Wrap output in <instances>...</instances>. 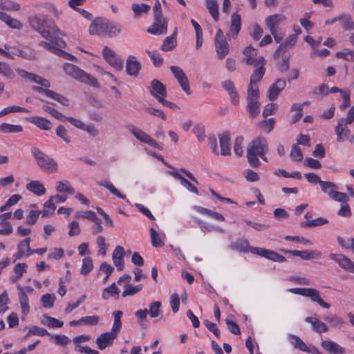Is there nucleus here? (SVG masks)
<instances>
[{
  "label": "nucleus",
  "mask_w": 354,
  "mask_h": 354,
  "mask_svg": "<svg viewBox=\"0 0 354 354\" xmlns=\"http://www.w3.org/2000/svg\"><path fill=\"white\" fill-rule=\"evenodd\" d=\"M268 151V145L266 139L259 136L254 139L247 149V159L252 167H259L261 162L258 159L259 156L263 161L268 162L266 153Z\"/></svg>",
  "instance_id": "obj_1"
},
{
  "label": "nucleus",
  "mask_w": 354,
  "mask_h": 354,
  "mask_svg": "<svg viewBox=\"0 0 354 354\" xmlns=\"http://www.w3.org/2000/svg\"><path fill=\"white\" fill-rule=\"evenodd\" d=\"M30 26L47 40L53 42L59 29L54 24H50L46 16H30L28 18Z\"/></svg>",
  "instance_id": "obj_2"
},
{
  "label": "nucleus",
  "mask_w": 354,
  "mask_h": 354,
  "mask_svg": "<svg viewBox=\"0 0 354 354\" xmlns=\"http://www.w3.org/2000/svg\"><path fill=\"white\" fill-rule=\"evenodd\" d=\"M121 32V26L106 19H95L89 27L91 35H109L115 37Z\"/></svg>",
  "instance_id": "obj_3"
},
{
  "label": "nucleus",
  "mask_w": 354,
  "mask_h": 354,
  "mask_svg": "<svg viewBox=\"0 0 354 354\" xmlns=\"http://www.w3.org/2000/svg\"><path fill=\"white\" fill-rule=\"evenodd\" d=\"M63 68L67 75L93 87H100V84L95 78L91 76L77 66L72 64H65Z\"/></svg>",
  "instance_id": "obj_4"
},
{
  "label": "nucleus",
  "mask_w": 354,
  "mask_h": 354,
  "mask_svg": "<svg viewBox=\"0 0 354 354\" xmlns=\"http://www.w3.org/2000/svg\"><path fill=\"white\" fill-rule=\"evenodd\" d=\"M31 153L35 158L39 167L44 171L51 174L57 171L58 165L56 162L41 150L33 147L31 149Z\"/></svg>",
  "instance_id": "obj_5"
},
{
  "label": "nucleus",
  "mask_w": 354,
  "mask_h": 354,
  "mask_svg": "<svg viewBox=\"0 0 354 354\" xmlns=\"http://www.w3.org/2000/svg\"><path fill=\"white\" fill-rule=\"evenodd\" d=\"M288 291L291 293L309 297L312 301L317 303L324 308H329L330 304L325 302L321 297V293L315 288H290Z\"/></svg>",
  "instance_id": "obj_6"
},
{
  "label": "nucleus",
  "mask_w": 354,
  "mask_h": 354,
  "mask_svg": "<svg viewBox=\"0 0 354 354\" xmlns=\"http://www.w3.org/2000/svg\"><path fill=\"white\" fill-rule=\"evenodd\" d=\"M321 190L323 193L327 194L331 199L341 202L347 203L349 197L345 193L337 191V186L333 182L324 181L320 185Z\"/></svg>",
  "instance_id": "obj_7"
},
{
  "label": "nucleus",
  "mask_w": 354,
  "mask_h": 354,
  "mask_svg": "<svg viewBox=\"0 0 354 354\" xmlns=\"http://www.w3.org/2000/svg\"><path fill=\"white\" fill-rule=\"evenodd\" d=\"M215 49L218 59H223L230 51V45L221 29H218L215 35Z\"/></svg>",
  "instance_id": "obj_8"
},
{
  "label": "nucleus",
  "mask_w": 354,
  "mask_h": 354,
  "mask_svg": "<svg viewBox=\"0 0 354 354\" xmlns=\"http://www.w3.org/2000/svg\"><path fill=\"white\" fill-rule=\"evenodd\" d=\"M243 59L246 64L258 66L259 64H266V59L263 57H257V50L252 46H248L243 50Z\"/></svg>",
  "instance_id": "obj_9"
},
{
  "label": "nucleus",
  "mask_w": 354,
  "mask_h": 354,
  "mask_svg": "<svg viewBox=\"0 0 354 354\" xmlns=\"http://www.w3.org/2000/svg\"><path fill=\"white\" fill-rule=\"evenodd\" d=\"M168 21L163 15L154 16V21L147 28V32L152 35H165L167 32Z\"/></svg>",
  "instance_id": "obj_10"
},
{
  "label": "nucleus",
  "mask_w": 354,
  "mask_h": 354,
  "mask_svg": "<svg viewBox=\"0 0 354 354\" xmlns=\"http://www.w3.org/2000/svg\"><path fill=\"white\" fill-rule=\"evenodd\" d=\"M129 131L138 140L142 142L148 144L151 147H153L158 149H162L158 142L153 140L149 134L143 131L142 129H138L135 126H131L129 128Z\"/></svg>",
  "instance_id": "obj_11"
},
{
  "label": "nucleus",
  "mask_w": 354,
  "mask_h": 354,
  "mask_svg": "<svg viewBox=\"0 0 354 354\" xmlns=\"http://www.w3.org/2000/svg\"><path fill=\"white\" fill-rule=\"evenodd\" d=\"M249 250L253 254H258L272 261L281 263L286 261V258L283 256L270 250L258 247H251Z\"/></svg>",
  "instance_id": "obj_12"
},
{
  "label": "nucleus",
  "mask_w": 354,
  "mask_h": 354,
  "mask_svg": "<svg viewBox=\"0 0 354 354\" xmlns=\"http://www.w3.org/2000/svg\"><path fill=\"white\" fill-rule=\"evenodd\" d=\"M170 70L174 77L179 83L183 91L187 95H190L191 91L189 80L184 71L180 67L176 66H171L170 67Z\"/></svg>",
  "instance_id": "obj_13"
},
{
  "label": "nucleus",
  "mask_w": 354,
  "mask_h": 354,
  "mask_svg": "<svg viewBox=\"0 0 354 354\" xmlns=\"http://www.w3.org/2000/svg\"><path fill=\"white\" fill-rule=\"evenodd\" d=\"M102 55L104 59L113 68L118 71L123 68V62L118 57L115 53L110 48L105 46L102 50Z\"/></svg>",
  "instance_id": "obj_14"
},
{
  "label": "nucleus",
  "mask_w": 354,
  "mask_h": 354,
  "mask_svg": "<svg viewBox=\"0 0 354 354\" xmlns=\"http://www.w3.org/2000/svg\"><path fill=\"white\" fill-rule=\"evenodd\" d=\"M351 124L344 120V118H341L337 120V126L335 128V133L337 135V141L342 142L347 140L351 134V131L348 125Z\"/></svg>",
  "instance_id": "obj_15"
},
{
  "label": "nucleus",
  "mask_w": 354,
  "mask_h": 354,
  "mask_svg": "<svg viewBox=\"0 0 354 354\" xmlns=\"http://www.w3.org/2000/svg\"><path fill=\"white\" fill-rule=\"evenodd\" d=\"M329 258L336 262L339 267L354 274V262L342 254L330 253Z\"/></svg>",
  "instance_id": "obj_16"
},
{
  "label": "nucleus",
  "mask_w": 354,
  "mask_h": 354,
  "mask_svg": "<svg viewBox=\"0 0 354 354\" xmlns=\"http://www.w3.org/2000/svg\"><path fill=\"white\" fill-rule=\"evenodd\" d=\"M241 28V16L237 13H233L230 17V25L227 37L229 40L236 39Z\"/></svg>",
  "instance_id": "obj_17"
},
{
  "label": "nucleus",
  "mask_w": 354,
  "mask_h": 354,
  "mask_svg": "<svg viewBox=\"0 0 354 354\" xmlns=\"http://www.w3.org/2000/svg\"><path fill=\"white\" fill-rule=\"evenodd\" d=\"M17 72L18 75L24 79L35 82L46 88H49L50 86V83L48 80H46L37 75L29 73L23 69H17Z\"/></svg>",
  "instance_id": "obj_18"
},
{
  "label": "nucleus",
  "mask_w": 354,
  "mask_h": 354,
  "mask_svg": "<svg viewBox=\"0 0 354 354\" xmlns=\"http://www.w3.org/2000/svg\"><path fill=\"white\" fill-rule=\"evenodd\" d=\"M17 72L18 75L24 79L35 82L46 88H49L50 86V83L48 80H46L37 75L29 73L23 69H17Z\"/></svg>",
  "instance_id": "obj_19"
},
{
  "label": "nucleus",
  "mask_w": 354,
  "mask_h": 354,
  "mask_svg": "<svg viewBox=\"0 0 354 354\" xmlns=\"http://www.w3.org/2000/svg\"><path fill=\"white\" fill-rule=\"evenodd\" d=\"M32 89L39 92L44 93L47 97L55 100L58 102L61 103L64 106L69 105V100L64 96L54 92L53 91L48 89V88L44 86H33Z\"/></svg>",
  "instance_id": "obj_20"
},
{
  "label": "nucleus",
  "mask_w": 354,
  "mask_h": 354,
  "mask_svg": "<svg viewBox=\"0 0 354 354\" xmlns=\"http://www.w3.org/2000/svg\"><path fill=\"white\" fill-rule=\"evenodd\" d=\"M286 254H290L292 256L299 257L304 260H310L314 259H320L322 252L319 250H282Z\"/></svg>",
  "instance_id": "obj_21"
},
{
  "label": "nucleus",
  "mask_w": 354,
  "mask_h": 354,
  "mask_svg": "<svg viewBox=\"0 0 354 354\" xmlns=\"http://www.w3.org/2000/svg\"><path fill=\"white\" fill-rule=\"evenodd\" d=\"M150 93L158 100L166 96L167 91L165 86L158 80H153L149 87Z\"/></svg>",
  "instance_id": "obj_22"
},
{
  "label": "nucleus",
  "mask_w": 354,
  "mask_h": 354,
  "mask_svg": "<svg viewBox=\"0 0 354 354\" xmlns=\"http://www.w3.org/2000/svg\"><path fill=\"white\" fill-rule=\"evenodd\" d=\"M30 239L26 238L17 245L18 252L13 255L14 261L21 259L24 256L29 257L32 254V250L30 247Z\"/></svg>",
  "instance_id": "obj_23"
},
{
  "label": "nucleus",
  "mask_w": 354,
  "mask_h": 354,
  "mask_svg": "<svg viewBox=\"0 0 354 354\" xmlns=\"http://www.w3.org/2000/svg\"><path fill=\"white\" fill-rule=\"evenodd\" d=\"M286 86L284 79H278L269 88L267 96L270 101L275 100Z\"/></svg>",
  "instance_id": "obj_24"
},
{
  "label": "nucleus",
  "mask_w": 354,
  "mask_h": 354,
  "mask_svg": "<svg viewBox=\"0 0 354 354\" xmlns=\"http://www.w3.org/2000/svg\"><path fill=\"white\" fill-rule=\"evenodd\" d=\"M286 19V17L285 15L282 14H274L266 17L265 24L270 32H274V30H277V26Z\"/></svg>",
  "instance_id": "obj_25"
},
{
  "label": "nucleus",
  "mask_w": 354,
  "mask_h": 354,
  "mask_svg": "<svg viewBox=\"0 0 354 354\" xmlns=\"http://www.w3.org/2000/svg\"><path fill=\"white\" fill-rule=\"evenodd\" d=\"M117 335L113 332H107L101 334L96 339V344L100 350H104L109 345L112 344L114 339L116 337Z\"/></svg>",
  "instance_id": "obj_26"
},
{
  "label": "nucleus",
  "mask_w": 354,
  "mask_h": 354,
  "mask_svg": "<svg viewBox=\"0 0 354 354\" xmlns=\"http://www.w3.org/2000/svg\"><path fill=\"white\" fill-rule=\"evenodd\" d=\"M141 69V64L136 57L130 55L127 59L126 71L129 75L138 76Z\"/></svg>",
  "instance_id": "obj_27"
},
{
  "label": "nucleus",
  "mask_w": 354,
  "mask_h": 354,
  "mask_svg": "<svg viewBox=\"0 0 354 354\" xmlns=\"http://www.w3.org/2000/svg\"><path fill=\"white\" fill-rule=\"evenodd\" d=\"M223 88L228 93L231 102L236 105L239 102V96L232 81L227 80L222 82Z\"/></svg>",
  "instance_id": "obj_28"
},
{
  "label": "nucleus",
  "mask_w": 354,
  "mask_h": 354,
  "mask_svg": "<svg viewBox=\"0 0 354 354\" xmlns=\"http://www.w3.org/2000/svg\"><path fill=\"white\" fill-rule=\"evenodd\" d=\"M297 35H290L286 39L285 42L281 44L274 52V57H278L281 52H286L291 48L297 42Z\"/></svg>",
  "instance_id": "obj_29"
},
{
  "label": "nucleus",
  "mask_w": 354,
  "mask_h": 354,
  "mask_svg": "<svg viewBox=\"0 0 354 354\" xmlns=\"http://www.w3.org/2000/svg\"><path fill=\"white\" fill-rule=\"evenodd\" d=\"M322 347L330 354H344L345 349L335 342L324 340L321 343Z\"/></svg>",
  "instance_id": "obj_30"
},
{
  "label": "nucleus",
  "mask_w": 354,
  "mask_h": 354,
  "mask_svg": "<svg viewBox=\"0 0 354 354\" xmlns=\"http://www.w3.org/2000/svg\"><path fill=\"white\" fill-rule=\"evenodd\" d=\"M219 144L221 148V154L222 156L230 155V138L227 133H223L218 136Z\"/></svg>",
  "instance_id": "obj_31"
},
{
  "label": "nucleus",
  "mask_w": 354,
  "mask_h": 354,
  "mask_svg": "<svg viewBox=\"0 0 354 354\" xmlns=\"http://www.w3.org/2000/svg\"><path fill=\"white\" fill-rule=\"evenodd\" d=\"M288 338L290 339V344L295 349L301 351L310 353V348L305 344V342L299 337L295 335L289 334Z\"/></svg>",
  "instance_id": "obj_32"
},
{
  "label": "nucleus",
  "mask_w": 354,
  "mask_h": 354,
  "mask_svg": "<svg viewBox=\"0 0 354 354\" xmlns=\"http://www.w3.org/2000/svg\"><path fill=\"white\" fill-rule=\"evenodd\" d=\"M28 191L37 196H41L46 194V189L44 185L39 180H32L26 185Z\"/></svg>",
  "instance_id": "obj_33"
},
{
  "label": "nucleus",
  "mask_w": 354,
  "mask_h": 354,
  "mask_svg": "<svg viewBox=\"0 0 354 354\" xmlns=\"http://www.w3.org/2000/svg\"><path fill=\"white\" fill-rule=\"evenodd\" d=\"M17 288L19 292V300L21 308V312L24 315H27L30 310L28 297L26 294L23 292L22 287L20 285H18Z\"/></svg>",
  "instance_id": "obj_34"
},
{
  "label": "nucleus",
  "mask_w": 354,
  "mask_h": 354,
  "mask_svg": "<svg viewBox=\"0 0 354 354\" xmlns=\"http://www.w3.org/2000/svg\"><path fill=\"white\" fill-rule=\"evenodd\" d=\"M306 322L312 324L313 328L318 333H322L328 331L327 326L316 317H307Z\"/></svg>",
  "instance_id": "obj_35"
},
{
  "label": "nucleus",
  "mask_w": 354,
  "mask_h": 354,
  "mask_svg": "<svg viewBox=\"0 0 354 354\" xmlns=\"http://www.w3.org/2000/svg\"><path fill=\"white\" fill-rule=\"evenodd\" d=\"M0 20L4 21L12 28L21 29L22 28V24L19 20L12 18L10 16L3 12H0Z\"/></svg>",
  "instance_id": "obj_36"
},
{
  "label": "nucleus",
  "mask_w": 354,
  "mask_h": 354,
  "mask_svg": "<svg viewBox=\"0 0 354 354\" xmlns=\"http://www.w3.org/2000/svg\"><path fill=\"white\" fill-rule=\"evenodd\" d=\"M205 4L215 21L219 18L218 5L216 0H205Z\"/></svg>",
  "instance_id": "obj_37"
},
{
  "label": "nucleus",
  "mask_w": 354,
  "mask_h": 354,
  "mask_svg": "<svg viewBox=\"0 0 354 354\" xmlns=\"http://www.w3.org/2000/svg\"><path fill=\"white\" fill-rule=\"evenodd\" d=\"M176 29H175L174 33L169 36L166 37L161 46V50L162 51H169L174 49L177 44V41L176 39Z\"/></svg>",
  "instance_id": "obj_38"
},
{
  "label": "nucleus",
  "mask_w": 354,
  "mask_h": 354,
  "mask_svg": "<svg viewBox=\"0 0 354 354\" xmlns=\"http://www.w3.org/2000/svg\"><path fill=\"white\" fill-rule=\"evenodd\" d=\"M264 66L265 64H261L258 66H256L257 68L254 71L250 77V84L257 85V83L261 80L266 71Z\"/></svg>",
  "instance_id": "obj_39"
},
{
  "label": "nucleus",
  "mask_w": 354,
  "mask_h": 354,
  "mask_svg": "<svg viewBox=\"0 0 354 354\" xmlns=\"http://www.w3.org/2000/svg\"><path fill=\"white\" fill-rule=\"evenodd\" d=\"M24 130L21 125L19 124H12L10 123H2L0 124V132L3 133H21Z\"/></svg>",
  "instance_id": "obj_40"
},
{
  "label": "nucleus",
  "mask_w": 354,
  "mask_h": 354,
  "mask_svg": "<svg viewBox=\"0 0 354 354\" xmlns=\"http://www.w3.org/2000/svg\"><path fill=\"white\" fill-rule=\"evenodd\" d=\"M30 122L43 130H49L53 127L50 120L39 116L32 118Z\"/></svg>",
  "instance_id": "obj_41"
},
{
  "label": "nucleus",
  "mask_w": 354,
  "mask_h": 354,
  "mask_svg": "<svg viewBox=\"0 0 354 354\" xmlns=\"http://www.w3.org/2000/svg\"><path fill=\"white\" fill-rule=\"evenodd\" d=\"M261 104L259 100L247 101V110L251 118L257 117L260 113Z\"/></svg>",
  "instance_id": "obj_42"
},
{
  "label": "nucleus",
  "mask_w": 354,
  "mask_h": 354,
  "mask_svg": "<svg viewBox=\"0 0 354 354\" xmlns=\"http://www.w3.org/2000/svg\"><path fill=\"white\" fill-rule=\"evenodd\" d=\"M119 289L115 283H112L108 288H106L102 292V299L104 300L108 299L110 297H118Z\"/></svg>",
  "instance_id": "obj_43"
},
{
  "label": "nucleus",
  "mask_w": 354,
  "mask_h": 354,
  "mask_svg": "<svg viewBox=\"0 0 354 354\" xmlns=\"http://www.w3.org/2000/svg\"><path fill=\"white\" fill-rule=\"evenodd\" d=\"M304 104H293L291 106V111L294 113L291 122L292 124L298 122L303 115L302 110Z\"/></svg>",
  "instance_id": "obj_44"
},
{
  "label": "nucleus",
  "mask_w": 354,
  "mask_h": 354,
  "mask_svg": "<svg viewBox=\"0 0 354 354\" xmlns=\"http://www.w3.org/2000/svg\"><path fill=\"white\" fill-rule=\"evenodd\" d=\"M56 209V206L53 201L49 198L43 205V209L41 211L43 217H47L52 215Z\"/></svg>",
  "instance_id": "obj_45"
},
{
  "label": "nucleus",
  "mask_w": 354,
  "mask_h": 354,
  "mask_svg": "<svg viewBox=\"0 0 354 354\" xmlns=\"http://www.w3.org/2000/svg\"><path fill=\"white\" fill-rule=\"evenodd\" d=\"M122 314V312L120 310L114 311L113 313L114 322L112 326L111 332L115 333L116 335L120 330L122 326L121 317Z\"/></svg>",
  "instance_id": "obj_46"
},
{
  "label": "nucleus",
  "mask_w": 354,
  "mask_h": 354,
  "mask_svg": "<svg viewBox=\"0 0 354 354\" xmlns=\"http://www.w3.org/2000/svg\"><path fill=\"white\" fill-rule=\"evenodd\" d=\"M41 322L49 327L61 328L64 325V322L56 318L45 315Z\"/></svg>",
  "instance_id": "obj_47"
},
{
  "label": "nucleus",
  "mask_w": 354,
  "mask_h": 354,
  "mask_svg": "<svg viewBox=\"0 0 354 354\" xmlns=\"http://www.w3.org/2000/svg\"><path fill=\"white\" fill-rule=\"evenodd\" d=\"M0 8L8 11H18L20 9V6L10 0H1Z\"/></svg>",
  "instance_id": "obj_48"
},
{
  "label": "nucleus",
  "mask_w": 354,
  "mask_h": 354,
  "mask_svg": "<svg viewBox=\"0 0 354 354\" xmlns=\"http://www.w3.org/2000/svg\"><path fill=\"white\" fill-rule=\"evenodd\" d=\"M0 75L7 79H12L15 73L10 66L6 62H0Z\"/></svg>",
  "instance_id": "obj_49"
},
{
  "label": "nucleus",
  "mask_w": 354,
  "mask_h": 354,
  "mask_svg": "<svg viewBox=\"0 0 354 354\" xmlns=\"http://www.w3.org/2000/svg\"><path fill=\"white\" fill-rule=\"evenodd\" d=\"M259 92L257 85L250 84L247 92V101L259 100Z\"/></svg>",
  "instance_id": "obj_50"
},
{
  "label": "nucleus",
  "mask_w": 354,
  "mask_h": 354,
  "mask_svg": "<svg viewBox=\"0 0 354 354\" xmlns=\"http://www.w3.org/2000/svg\"><path fill=\"white\" fill-rule=\"evenodd\" d=\"M161 306L162 304L160 301H153L149 305L148 313L151 318H156L160 316Z\"/></svg>",
  "instance_id": "obj_51"
},
{
  "label": "nucleus",
  "mask_w": 354,
  "mask_h": 354,
  "mask_svg": "<svg viewBox=\"0 0 354 354\" xmlns=\"http://www.w3.org/2000/svg\"><path fill=\"white\" fill-rule=\"evenodd\" d=\"M327 223L328 220L326 218L319 217L307 222H302L301 223V225L303 227H313L315 226L323 225L326 224Z\"/></svg>",
  "instance_id": "obj_52"
},
{
  "label": "nucleus",
  "mask_w": 354,
  "mask_h": 354,
  "mask_svg": "<svg viewBox=\"0 0 354 354\" xmlns=\"http://www.w3.org/2000/svg\"><path fill=\"white\" fill-rule=\"evenodd\" d=\"M132 10L135 17H136L142 15V14L147 13L150 10V6L144 3L133 4Z\"/></svg>",
  "instance_id": "obj_53"
},
{
  "label": "nucleus",
  "mask_w": 354,
  "mask_h": 354,
  "mask_svg": "<svg viewBox=\"0 0 354 354\" xmlns=\"http://www.w3.org/2000/svg\"><path fill=\"white\" fill-rule=\"evenodd\" d=\"M342 27L348 30H354V21L350 15H342L339 17V21Z\"/></svg>",
  "instance_id": "obj_54"
},
{
  "label": "nucleus",
  "mask_w": 354,
  "mask_h": 354,
  "mask_svg": "<svg viewBox=\"0 0 354 354\" xmlns=\"http://www.w3.org/2000/svg\"><path fill=\"white\" fill-rule=\"evenodd\" d=\"M56 191L59 193H68L73 194L75 191L73 187L68 186V183L65 181H59L56 183Z\"/></svg>",
  "instance_id": "obj_55"
},
{
  "label": "nucleus",
  "mask_w": 354,
  "mask_h": 354,
  "mask_svg": "<svg viewBox=\"0 0 354 354\" xmlns=\"http://www.w3.org/2000/svg\"><path fill=\"white\" fill-rule=\"evenodd\" d=\"M55 296L51 294H45L41 297V302L44 308H50L54 306Z\"/></svg>",
  "instance_id": "obj_56"
},
{
  "label": "nucleus",
  "mask_w": 354,
  "mask_h": 354,
  "mask_svg": "<svg viewBox=\"0 0 354 354\" xmlns=\"http://www.w3.org/2000/svg\"><path fill=\"white\" fill-rule=\"evenodd\" d=\"M93 265L92 259L90 257H86L82 261V266L81 268V274L87 275L93 269Z\"/></svg>",
  "instance_id": "obj_57"
},
{
  "label": "nucleus",
  "mask_w": 354,
  "mask_h": 354,
  "mask_svg": "<svg viewBox=\"0 0 354 354\" xmlns=\"http://www.w3.org/2000/svg\"><path fill=\"white\" fill-rule=\"evenodd\" d=\"M290 156L293 161L300 162L303 159L301 149L296 145L292 147Z\"/></svg>",
  "instance_id": "obj_58"
},
{
  "label": "nucleus",
  "mask_w": 354,
  "mask_h": 354,
  "mask_svg": "<svg viewBox=\"0 0 354 354\" xmlns=\"http://www.w3.org/2000/svg\"><path fill=\"white\" fill-rule=\"evenodd\" d=\"M141 289L142 285L132 286L131 284H127L122 295L123 297L133 295L140 291Z\"/></svg>",
  "instance_id": "obj_59"
},
{
  "label": "nucleus",
  "mask_w": 354,
  "mask_h": 354,
  "mask_svg": "<svg viewBox=\"0 0 354 354\" xmlns=\"http://www.w3.org/2000/svg\"><path fill=\"white\" fill-rule=\"evenodd\" d=\"M150 236L151 240V244L153 247H162L163 242L160 239L158 233L154 228L150 229Z\"/></svg>",
  "instance_id": "obj_60"
},
{
  "label": "nucleus",
  "mask_w": 354,
  "mask_h": 354,
  "mask_svg": "<svg viewBox=\"0 0 354 354\" xmlns=\"http://www.w3.org/2000/svg\"><path fill=\"white\" fill-rule=\"evenodd\" d=\"M8 302L9 298L8 293L5 290L1 295H0V314H4L8 310Z\"/></svg>",
  "instance_id": "obj_61"
},
{
  "label": "nucleus",
  "mask_w": 354,
  "mask_h": 354,
  "mask_svg": "<svg viewBox=\"0 0 354 354\" xmlns=\"http://www.w3.org/2000/svg\"><path fill=\"white\" fill-rule=\"evenodd\" d=\"M338 58H343L347 61L354 60V50H345L344 51L337 52L335 54Z\"/></svg>",
  "instance_id": "obj_62"
},
{
  "label": "nucleus",
  "mask_w": 354,
  "mask_h": 354,
  "mask_svg": "<svg viewBox=\"0 0 354 354\" xmlns=\"http://www.w3.org/2000/svg\"><path fill=\"white\" fill-rule=\"evenodd\" d=\"M275 121L274 118L264 120L259 123V127L266 132L270 133L274 128Z\"/></svg>",
  "instance_id": "obj_63"
},
{
  "label": "nucleus",
  "mask_w": 354,
  "mask_h": 354,
  "mask_svg": "<svg viewBox=\"0 0 354 354\" xmlns=\"http://www.w3.org/2000/svg\"><path fill=\"white\" fill-rule=\"evenodd\" d=\"M338 243L344 248L351 249L354 251V238H350L346 241L342 237H337Z\"/></svg>",
  "instance_id": "obj_64"
}]
</instances>
